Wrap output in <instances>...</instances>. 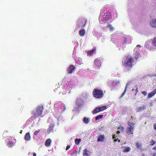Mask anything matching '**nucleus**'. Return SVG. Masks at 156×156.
I'll return each instance as SVG.
<instances>
[{
  "instance_id": "nucleus-21",
  "label": "nucleus",
  "mask_w": 156,
  "mask_h": 156,
  "mask_svg": "<svg viewBox=\"0 0 156 156\" xmlns=\"http://www.w3.org/2000/svg\"><path fill=\"white\" fill-rule=\"evenodd\" d=\"M81 139H80L76 138L75 140V143L76 145H78Z\"/></svg>"
},
{
  "instance_id": "nucleus-2",
  "label": "nucleus",
  "mask_w": 156,
  "mask_h": 156,
  "mask_svg": "<svg viewBox=\"0 0 156 156\" xmlns=\"http://www.w3.org/2000/svg\"><path fill=\"white\" fill-rule=\"evenodd\" d=\"M93 96L96 98L100 99L104 96V94L102 90L95 88L93 92Z\"/></svg>"
},
{
  "instance_id": "nucleus-27",
  "label": "nucleus",
  "mask_w": 156,
  "mask_h": 156,
  "mask_svg": "<svg viewBox=\"0 0 156 156\" xmlns=\"http://www.w3.org/2000/svg\"><path fill=\"white\" fill-rule=\"evenodd\" d=\"M153 45L156 47V37L154 38L153 40Z\"/></svg>"
},
{
  "instance_id": "nucleus-4",
  "label": "nucleus",
  "mask_w": 156,
  "mask_h": 156,
  "mask_svg": "<svg viewBox=\"0 0 156 156\" xmlns=\"http://www.w3.org/2000/svg\"><path fill=\"white\" fill-rule=\"evenodd\" d=\"M133 59L132 57L129 58L127 60L126 62H124V64L125 66L129 68L132 66V63L133 62Z\"/></svg>"
},
{
  "instance_id": "nucleus-43",
  "label": "nucleus",
  "mask_w": 156,
  "mask_h": 156,
  "mask_svg": "<svg viewBox=\"0 0 156 156\" xmlns=\"http://www.w3.org/2000/svg\"><path fill=\"white\" fill-rule=\"evenodd\" d=\"M118 140V139H114V142H116Z\"/></svg>"
},
{
  "instance_id": "nucleus-8",
  "label": "nucleus",
  "mask_w": 156,
  "mask_h": 156,
  "mask_svg": "<svg viewBox=\"0 0 156 156\" xmlns=\"http://www.w3.org/2000/svg\"><path fill=\"white\" fill-rule=\"evenodd\" d=\"M156 94V90L154 89L151 92L148 93V98H150Z\"/></svg>"
},
{
  "instance_id": "nucleus-42",
  "label": "nucleus",
  "mask_w": 156,
  "mask_h": 156,
  "mask_svg": "<svg viewBox=\"0 0 156 156\" xmlns=\"http://www.w3.org/2000/svg\"><path fill=\"white\" fill-rule=\"evenodd\" d=\"M120 133L119 131H117V134H118Z\"/></svg>"
},
{
  "instance_id": "nucleus-29",
  "label": "nucleus",
  "mask_w": 156,
  "mask_h": 156,
  "mask_svg": "<svg viewBox=\"0 0 156 156\" xmlns=\"http://www.w3.org/2000/svg\"><path fill=\"white\" fill-rule=\"evenodd\" d=\"M155 143V142L153 140H152L150 142V145L153 146Z\"/></svg>"
},
{
  "instance_id": "nucleus-34",
  "label": "nucleus",
  "mask_w": 156,
  "mask_h": 156,
  "mask_svg": "<svg viewBox=\"0 0 156 156\" xmlns=\"http://www.w3.org/2000/svg\"><path fill=\"white\" fill-rule=\"evenodd\" d=\"M118 129L120 131H122L123 130V127L120 126L118 128Z\"/></svg>"
},
{
  "instance_id": "nucleus-12",
  "label": "nucleus",
  "mask_w": 156,
  "mask_h": 156,
  "mask_svg": "<svg viewBox=\"0 0 156 156\" xmlns=\"http://www.w3.org/2000/svg\"><path fill=\"white\" fill-rule=\"evenodd\" d=\"M100 112V110L99 109L98 107L94 109L92 111V113L93 114H96L99 112Z\"/></svg>"
},
{
  "instance_id": "nucleus-26",
  "label": "nucleus",
  "mask_w": 156,
  "mask_h": 156,
  "mask_svg": "<svg viewBox=\"0 0 156 156\" xmlns=\"http://www.w3.org/2000/svg\"><path fill=\"white\" fill-rule=\"evenodd\" d=\"M41 131V129H39L38 130H37L35 131L34 132V135L35 136L38 135V133H39Z\"/></svg>"
},
{
  "instance_id": "nucleus-5",
  "label": "nucleus",
  "mask_w": 156,
  "mask_h": 156,
  "mask_svg": "<svg viewBox=\"0 0 156 156\" xmlns=\"http://www.w3.org/2000/svg\"><path fill=\"white\" fill-rule=\"evenodd\" d=\"M94 63L95 66V67L97 68L100 67L101 65V61L98 58L95 59Z\"/></svg>"
},
{
  "instance_id": "nucleus-32",
  "label": "nucleus",
  "mask_w": 156,
  "mask_h": 156,
  "mask_svg": "<svg viewBox=\"0 0 156 156\" xmlns=\"http://www.w3.org/2000/svg\"><path fill=\"white\" fill-rule=\"evenodd\" d=\"M145 46L146 48L148 49H151V46H150V45H147V43L146 42L145 45Z\"/></svg>"
},
{
  "instance_id": "nucleus-50",
  "label": "nucleus",
  "mask_w": 156,
  "mask_h": 156,
  "mask_svg": "<svg viewBox=\"0 0 156 156\" xmlns=\"http://www.w3.org/2000/svg\"><path fill=\"white\" fill-rule=\"evenodd\" d=\"M155 89L156 90V88Z\"/></svg>"
},
{
  "instance_id": "nucleus-47",
  "label": "nucleus",
  "mask_w": 156,
  "mask_h": 156,
  "mask_svg": "<svg viewBox=\"0 0 156 156\" xmlns=\"http://www.w3.org/2000/svg\"><path fill=\"white\" fill-rule=\"evenodd\" d=\"M118 141L119 142H120V140H118Z\"/></svg>"
},
{
  "instance_id": "nucleus-17",
  "label": "nucleus",
  "mask_w": 156,
  "mask_h": 156,
  "mask_svg": "<svg viewBox=\"0 0 156 156\" xmlns=\"http://www.w3.org/2000/svg\"><path fill=\"white\" fill-rule=\"evenodd\" d=\"M83 122L85 124H87L89 123L90 120L88 118L84 117L83 119Z\"/></svg>"
},
{
  "instance_id": "nucleus-14",
  "label": "nucleus",
  "mask_w": 156,
  "mask_h": 156,
  "mask_svg": "<svg viewBox=\"0 0 156 156\" xmlns=\"http://www.w3.org/2000/svg\"><path fill=\"white\" fill-rule=\"evenodd\" d=\"M51 140L50 139H48L45 142V145L46 146L49 147L50 145Z\"/></svg>"
},
{
  "instance_id": "nucleus-1",
  "label": "nucleus",
  "mask_w": 156,
  "mask_h": 156,
  "mask_svg": "<svg viewBox=\"0 0 156 156\" xmlns=\"http://www.w3.org/2000/svg\"><path fill=\"white\" fill-rule=\"evenodd\" d=\"M43 109L44 108L42 106L39 105L36 108L33 113L34 118L39 117L42 114Z\"/></svg>"
},
{
  "instance_id": "nucleus-7",
  "label": "nucleus",
  "mask_w": 156,
  "mask_h": 156,
  "mask_svg": "<svg viewBox=\"0 0 156 156\" xmlns=\"http://www.w3.org/2000/svg\"><path fill=\"white\" fill-rule=\"evenodd\" d=\"M146 105H143L138 107L136 110V111L137 112H140L143 111L146 109Z\"/></svg>"
},
{
  "instance_id": "nucleus-15",
  "label": "nucleus",
  "mask_w": 156,
  "mask_h": 156,
  "mask_svg": "<svg viewBox=\"0 0 156 156\" xmlns=\"http://www.w3.org/2000/svg\"><path fill=\"white\" fill-rule=\"evenodd\" d=\"M85 31L84 29H82L80 30L79 31V33L80 35L81 36H83L85 34Z\"/></svg>"
},
{
  "instance_id": "nucleus-11",
  "label": "nucleus",
  "mask_w": 156,
  "mask_h": 156,
  "mask_svg": "<svg viewBox=\"0 0 156 156\" xmlns=\"http://www.w3.org/2000/svg\"><path fill=\"white\" fill-rule=\"evenodd\" d=\"M24 138L26 140L29 141L30 140V136L29 132H28L25 134Z\"/></svg>"
},
{
  "instance_id": "nucleus-9",
  "label": "nucleus",
  "mask_w": 156,
  "mask_h": 156,
  "mask_svg": "<svg viewBox=\"0 0 156 156\" xmlns=\"http://www.w3.org/2000/svg\"><path fill=\"white\" fill-rule=\"evenodd\" d=\"M110 18V16L107 13H105L103 15L102 18L104 21H106Z\"/></svg>"
},
{
  "instance_id": "nucleus-20",
  "label": "nucleus",
  "mask_w": 156,
  "mask_h": 156,
  "mask_svg": "<svg viewBox=\"0 0 156 156\" xmlns=\"http://www.w3.org/2000/svg\"><path fill=\"white\" fill-rule=\"evenodd\" d=\"M14 145V144L11 141H9L7 144V145L9 147H13Z\"/></svg>"
},
{
  "instance_id": "nucleus-49",
  "label": "nucleus",
  "mask_w": 156,
  "mask_h": 156,
  "mask_svg": "<svg viewBox=\"0 0 156 156\" xmlns=\"http://www.w3.org/2000/svg\"><path fill=\"white\" fill-rule=\"evenodd\" d=\"M130 121H131V122H132V120H131V119H130Z\"/></svg>"
},
{
  "instance_id": "nucleus-33",
  "label": "nucleus",
  "mask_w": 156,
  "mask_h": 156,
  "mask_svg": "<svg viewBox=\"0 0 156 156\" xmlns=\"http://www.w3.org/2000/svg\"><path fill=\"white\" fill-rule=\"evenodd\" d=\"M86 21H85L84 22H82V23L81 24V25L83 27L85 25Z\"/></svg>"
},
{
  "instance_id": "nucleus-6",
  "label": "nucleus",
  "mask_w": 156,
  "mask_h": 156,
  "mask_svg": "<svg viewBox=\"0 0 156 156\" xmlns=\"http://www.w3.org/2000/svg\"><path fill=\"white\" fill-rule=\"evenodd\" d=\"M76 69V67L73 65H71L67 69V73H72Z\"/></svg>"
},
{
  "instance_id": "nucleus-25",
  "label": "nucleus",
  "mask_w": 156,
  "mask_h": 156,
  "mask_svg": "<svg viewBox=\"0 0 156 156\" xmlns=\"http://www.w3.org/2000/svg\"><path fill=\"white\" fill-rule=\"evenodd\" d=\"M127 87H128V85H127V84H126V87H125V90L123 92L122 94V95L121 96L120 98L122 97L124 95V94H125L126 91V90L127 89Z\"/></svg>"
},
{
  "instance_id": "nucleus-18",
  "label": "nucleus",
  "mask_w": 156,
  "mask_h": 156,
  "mask_svg": "<svg viewBox=\"0 0 156 156\" xmlns=\"http://www.w3.org/2000/svg\"><path fill=\"white\" fill-rule=\"evenodd\" d=\"M88 151L87 150V148L85 149L83 151V155H86V156H89L88 153Z\"/></svg>"
},
{
  "instance_id": "nucleus-44",
  "label": "nucleus",
  "mask_w": 156,
  "mask_h": 156,
  "mask_svg": "<svg viewBox=\"0 0 156 156\" xmlns=\"http://www.w3.org/2000/svg\"><path fill=\"white\" fill-rule=\"evenodd\" d=\"M153 156H156V153H154V154H153Z\"/></svg>"
},
{
  "instance_id": "nucleus-22",
  "label": "nucleus",
  "mask_w": 156,
  "mask_h": 156,
  "mask_svg": "<svg viewBox=\"0 0 156 156\" xmlns=\"http://www.w3.org/2000/svg\"><path fill=\"white\" fill-rule=\"evenodd\" d=\"M136 147H137L138 148H140V147H141L142 145L141 143L138 142H137L136 143Z\"/></svg>"
},
{
  "instance_id": "nucleus-24",
  "label": "nucleus",
  "mask_w": 156,
  "mask_h": 156,
  "mask_svg": "<svg viewBox=\"0 0 156 156\" xmlns=\"http://www.w3.org/2000/svg\"><path fill=\"white\" fill-rule=\"evenodd\" d=\"M103 116V115H99L96 117L95 118V119L96 120H98L100 119H101Z\"/></svg>"
},
{
  "instance_id": "nucleus-19",
  "label": "nucleus",
  "mask_w": 156,
  "mask_h": 156,
  "mask_svg": "<svg viewBox=\"0 0 156 156\" xmlns=\"http://www.w3.org/2000/svg\"><path fill=\"white\" fill-rule=\"evenodd\" d=\"M130 150L129 147H124L123 151L124 152H128Z\"/></svg>"
},
{
  "instance_id": "nucleus-38",
  "label": "nucleus",
  "mask_w": 156,
  "mask_h": 156,
  "mask_svg": "<svg viewBox=\"0 0 156 156\" xmlns=\"http://www.w3.org/2000/svg\"><path fill=\"white\" fill-rule=\"evenodd\" d=\"M154 129L156 130V124H154Z\"/></svg>"
},
{
  "instance_id": "nucleus-45",
  "label": "nucleus",
  "mask_w": 156,
  "mask_h": 156,
  "mask_svg": "<svg viewBox=\"0 0 156 156\" xmlns=\"http://www.w3.org/2000/svg\"><path fill=\"white\" fill-rule=\"evenodd\" d=\"M131 119H133V117H132V116H131Z\"/></svg>"
},
{
  "instance_id": "nucleus-31",
  "label": "nucleus",
  "mask_w": 156,
  "mask_h": 156,
  "mask_svg": "<svg viewBox=\"0 0 156 156\" xmlns=\"http://www.w3.org/2000/svg\"><path fill=\"white\" fill-rule=\"evenodd\" d=\"M123 39L124 40L123 42H122V44H125L127 42L126 38L125 37H123Z\"/></svg>"
},
{
  "instance_id": "nucleus-13",
  "label": "nucleus",
  "mask_w": 156,
  "mask_h": 156,
  "mask_svg": "<svg viewBox=\"0 0 156 156\" xmlns=\"http://www.w3.org/2000/svg\"><path fill=\"white\" fill-rule=\"evenodd\" d=\"M96 49L94 48L91 50L88 51L87 52L88 55H91L94 52L96 51Z\"/></svg>"
},
{
  "instance_id": "nucleus-46",
  "label": "nucleus",
  "mask_w": 156,
  "mask_h": 156,
  "mask_svg": "<svg viewBox=\"0 0 156 156\" xmlns=\"http://www.w3.org/2000/svg\"><path fill=\"white\" fill-rule=\"evenodd\" d=\"M140 46V45H137L136 46V47H139V46Z\"/></svg>"
},
{
  "instance_id": "nucleus-16",
  "label": "nucleus",
  "mask_w": 156,
  "mask_h": 156,
  "mask_svg": "<svg viewBox=\"0 0 156 156\" xmlns=\"http://www.w3.org/2000/svg\"><path fill=\"white\" fill-rule=\"evenodd\" d=\"M98 108L100 112L102 111L107 108V107L105 106H103L98 107Z\"/></svg>"
},
{
  "instance_id": "nucleus-3",
  "label": "nucleus",
  "mask_w": 156,
  "mask_h": 156,
  "mask_svg": "<svg viewBox=\"0 0 156 156\" xmlns=\"http://www.w3.org/2000/svg\"><path fill=\"white\" fill-rule=\"evenodd\" d=\"M128 126L126 129V132L129 135L133 134L134 131L135 124L128 122Z\"/></svg>"
},
{
  "instance_id": "nucleus-30",
  "label": "nucleus",
  "mask_w": 156,
  "mask_h": 156,
  "mask_svg": "<svg viewBox=\"0 0 156 156\" xmlns=\"http://www.w3.org/2000/svg\"><path fill=\"white\" fill-rule=\"evenodd\" d=\"M107 27L109 28L110 30L112 31L113 30V27L111 26V25L110 24L108 25Z\"/></svg>"
},
{
  "instance_id": "nucleus-35",
  "label": "nucleus",
  "mask_w": 156,
  "mask_h": 156,
  "mask_svg": "<svg viewBox=\"0 0 156 156\" xmlns=\"http://www.w3.org/2000/svg\"><path fill=\"white\" fill-rule=\"evenodd\" d=\"M142 93L144 96L146 95L147 94V92L146 91H143L142 92Z\"/></svg>"
},
{
  "instance_id": "nucleus-41",
  "label": "nucleus",
  "mask_w": 156,
  "mask_h": 156,
  "mask_svg": "<svg viewBox=\"0 0 156 156\" xmlns=\"http://www.w3.org/2000/svg\"><path fill=\"white\" fill-rule=\"evenodd\" d=\"M36 156V154L35 153H33V156Z\"/></svg>"
},
{
  "instance_id": "nucleus-36",
  "label": "nucleus",
  "mask_w": 156,
  "mask_h": 156,
  "mask_svg": "<svg viewBox=\"0 0 156 156\" xmlns=\"http://www.w3.org/2000/svg\"><path fill=\"white\" fill-rule=\"evenodd\" d=\"M135 87L136 88V89L135 90L136 94L138 92V88H137V85H136L135 86Z\"/></svg>"
},
{
  "instance_id": "nucleus-40",
  "label": "nucleus",
  "mask_w": 156,
  "mask_h": 156,
  "mask_svg": "<svg viewBox=\"0 0 156 156\" xmlns=\"http://www.w3.org/2000/svg\"><path fill=\"white\" fill-rule=\"evenodd\" d=\"M153 149L156 150V146L154 147L153 148Z\"/></svg>"
},
{
  "instance_id": "nucleus-28",
  "label": "nucleus",
  "mask_w": 156,
  "mask_h": 156,
  "mask_svg": "<svg viewBox=\"0 0 156 156\" xmlns=\"http://www.w3.org/2000/svg\"><path fill=\"white\" fill-rule=\"evenodd\" d=\"M139 53L138 52H136L135 55V58L137 60V58L139 57Z\"/></svg>"
},
{
  "instance_id": "nucleus-23",
  "label": "nucleus",
  "mask_w": 156,
  "mask_h": 156,
  "mask_svg": "<svg viewBox=\"0 0 156 156\" xmlns=\"http://www.w3.org/2000/svg\"><path fill=\"white\" fill-rule=\"evenodd\" d=\"M54 126H50L48 128V130L49 132H51L53 129Z\"/></svg>"
},
{
  "instance_id": "nucleus-48",
  "label": "nucleus",
  "mask_w": 156,
  "mask_h": 156,
  "mask_svg": "<svg viewBox=\"0 0 156 156\" xmlns=\"http://www.w3.org/2000/svg\"><path fill=\"white\" fill-rule=\"evenodd\" d=\"M134 90V89H133L132 90V91H133Z\"/></svg>"
},
{
  "instance_id": "nucleus-39",
  "label": "nucleus",
  "mask_w": 156,
  "mask_h": 156,
  "mask_svg": "<svg viewBox=\"0 0 156 156\" xmlns=\"http://www.w3.org/2000/svg\"><path fill=\"white\" fill-rule=\"evenodd\" d=\"M116 138V137H115V135H114L113 136V139H115Z\"/></svg>"
},
{
  "instance_id": "nucleus-10",
  "label": "nucleus",
  "mask_w": 156,
  "mask_h": 156,
  "mask_svg": "<svg viewBox=\"0 0 156 156\" xmlns=\"http://www.w3.org/2000/svg\"><path fill=\"white\" fill-rule=\"evenodd\" d=\"M105 136L103 134L101 135L98 136V142H103L104 140Z\"/></svg>"
},
{
  "instance_id": "nucleus-37",
  "label": "nucleus",
  "mask_w": 156,
  "mask_h": 156,
  "mask_svg": "<svg viewBox=\"0 0 156 156\" xmlns=\"http://www.w3.org/2000/svg\"><path fill=\"white\" fill-rule=\"evenodd\" d=\"M70 147V146L69 145H68L67 146L66 148V150H68Z\"/></svg>"
}]
</instances>
